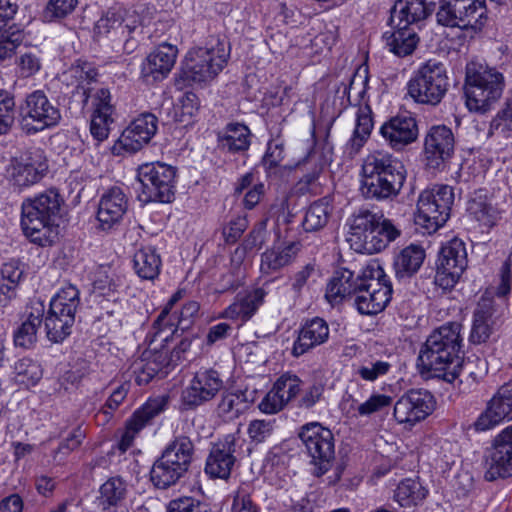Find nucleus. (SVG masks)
Segmentation results:
<instances>
[{
  "instance_id": "f257e3e1",
  "label": "nucleus",
  "mask_w": 512,
  "mask_h": 512,
  "mask_svg": "<svg viewBox=\"0 0 512 512\" xmlns=\"http://www.w3.org/2000/svg\"><path fill=\"white\" fill-rule=\"evenodd\" d=\"M462 325L450 322L435 329L422 345L417 367L422 375L442 379L448 383L459 377L476 379L473 361H465L461 356Z\"/></svg>"
},
{
  "instance_id": "f03ea898",
  "label": "nucleus",
  "mask_w": 512,
  "mask_h": 512,
  "mask_svg": "<svg viewBox=\"0 0 512 512\" xmlns=\"http://www.w3.org/2000/svg\"><path fill=\"white\" fill-rule=\"evenodd\" d=\"M360 176V192L365 199L392 201L403 188L406 169L392 154L374 151L363 159Z\"/></svg>"
},
{
  "instance_id": "7ed1b4c3",
  "label": "nucleus",
  "mask_w": 512,
  "mask_h": 512,
  "mask_svg": "<svg viewBox=\"0 0 512 512\" xmlns=\"http://www.w3.org/2000/svg\"><path fill=\"white\" fill-rule=\"evenodd\" d=\"M64 199L55 188L47 189L22 203L21 226L31 242L45 247L54 242V226Z\"/></svg>"
},
{
  "instance_id": "20e7f679",
  "label": "nucleus",
  "mask_w": 512,
  "mask_h": 512,
  "mask_svg": "<svg viewBox=\"0 0 512 512\" xmlns=\"http://www.w3.org/2000/svg\"><path fill=\"white\" fill-rule=\"evenodd\" d=\"M400 234L389 219L369 210H360L351 219L347 241L356 252L374 254L384 250Z\"/></svg>"
},
{
  "instance_id": "39448f33",
  "label": "nucleus",
  "mask_w": 512,
  "mask_h": 512,
  "mask_svg": "<svg viewBox=\"0 0 512 512\" xmlns=\"http://www.w3.org/2000/svg\"><path fill=\"white\" fill-rule=\"evenodd\" d=\"M504 87V76L495 68L467 65L464 94L469 111L484 114L493 109Z\"/></svg>"
},
{
  "instance_id": "423d86ee",
  "label": "nucleus",
  "mask_w": 512,
  "mask_h": 512,
  "mask_svg": "<svg viewBox=\"0 0 512 512\" xmlns=\"http://www.w3.org/2000/svg\"><path fill=\"white\" fill-rule=\"evenodd\" d=\"M195 447L185 435L176 436L162 451L150 470V480L158 489L175 485L188 472Z\"/></svg>"
},
{
  "instance_id": "0eeeda50",
  "label": "nucleus",
  "mask_w": 512,
  "mask_h": 512,
  "mask_svg": "<svg viewBox=\"0 0 512 512\" xmlns=\"http://www.w3.org/2000/svg\"><path fill=\"white\" fill-rule=\"evenodd\" d=\"M229 58L225 41L212 40L207 47L191 49L182 67L186 81L204 83L214 79L224 68Z\"/></svg>"
},
{
  "instance_id": "6e6552de",
  "label": "nucleus",
  "mask_w": 512,
  "mask_h": 512,
  "mask_svg": "<svg viewBox=\"0 0 512 512\" xmlns=\"http://www.w3.org/2000/svg\"><path fill=\"white\" fill-rule=\"evenodd\" d=\"M449 88L443 63L428 60L414 73L407 84L408 95L419 104L438 105Z\"/></svg>"
},
{
  "instance_id": "1a4fd4ad",
  "label": "nucleus",
  "mask_w": 512,
  "mask_h": 512,
  "mask_svg": "<svg viewBox=\"0 0 512 512\" xmlns=\"http://www.w3.org/2000/svg\"><path fill=\"white\" fill-rule=\"evenodd\" d=\"M392 295V285L380 266H368L353 295L357 311L374 315L384 310Z\"/></svg>"
},
{
  "instance_id": "9d476101",
  "label": "nucleus",
  "mask_w": 512,
  "mask_h": 512,
  "mask_svg": "<svg viewBox=\"0 0 512 512\" xmlns=\"http://www.w3.org/2000/svg\"><path fill=\"white\" fill-rule=\"evenodd\" d=\"M60 120L59 108L49 100L42 90H35L27 94L18 106L19 125L27 135L52 128Z\"/></svg>"
},
{
  "instance_id": "9b49d317",
  "label": "nucleus",
  "mask_w": 512,
  "mask_h": 512,
  "mask_svg": "<svg viewBox=\"0 0 512 512\" xmlns=\"http://www.w3.org/2000/svg\"><path fill=\"white\" fill-rule=\"evenodd\" d=\"M299 438L311 457L314 465L313 474L323 476L331 468L335 459V443L331 430L318 422H311L301 427Z\"/></svg>"
},
{
  "instance_id": "f8f14e48",
  "label": "nucleus",
  "mask_w": 512,
  "mask_h": 512,
  "mask_svg": "<svg viewBox=\"0 0 512 512\" xmlns=\"http://www.w3.org/2000/svg\"><path fill=\"white\" fill-rule=\"evenodd\" d=\"M454 203L453 188L448 185H436L421 192L417 202L418 223L426 229L436 231L450 217Z\"/></svg>"
},
{
  "instance_id": "ddd939ff",
  "label": "nucleus",
  "mask_w": 512,
  "mask_h": 512,
  "mask_svg": "<svg viewBox=\"0 0 512 512\" xmlns=\"http://www.w3.org/2000/svg\"><path fill=\"white\" fill-rule=\"evenodd\" d=\"M176 171L164 163H146L138 168L137 179L141 196L146 202L170 203L174 199Z\"/></svg>"
},
{
  "instance_id": "4468645a",
  "label": "nucleus",
  "mask_w": 512,
  "mask_h": 512,
  "mask_svg": "<svg viewBox=\"0 0 512 512\" xmlns=\"http://www.w3.org/2000/svg\"><path fill=\"white\" fill-rule=\"evenodd\" d=\"M486 8L484 4L468 0H439L436 21L446 27L478 31L484 25Z\"/></svg>"
},
{
  "instance_id": "2eb2a0df",
  "label": "nucleus",
  "mask_w": 512,
  "mask_h": 512,
  "mask_svg": "<svg viewBox=\"0 0 512 512\" xmlns=\"http://www.w3.org/2000/svg\"><path fill=\"white\" fill-rule=\"evenodd\" d=\"M467 267L465 244L455 238L441 248L434 283L444 291L452 289Z\"/></svg>"
},
{
  "instance_id": "dca6fc26",
  "label": "nucleus",
  "mask_w": 512,
  "mask_h": 512,
  "mask_svg": "<svg viewBox=\"0 0 512 512\" xmlns=\"http://www.w3.org/2000/svg\"><path fill=\"white\" fill-rule=\"evenodd\" d=\"M158 120L152 113H143L134 119L111 147L113 155L135 153L150 142L157 131Z\"/></svg>"
},
{
  "instance_id": "f3484780",
  "label": "nucleus",
  "mask_w": 512,
  "mask_h": 512,
  "mask_svg": "<svg viewBox=\"0 0 512 512\" xmlns=\"http://www.w3.org/2000/svg\"><path fill=\"white\" fill-rule=\"evenodd\" d=\"M484 465L488 481L512 476V425L504 429L486 450Z\"/></svg>"
},
{
  "instance_id": "a211bd4d",
  "label": "nucleus",
  "mask_w": 512,
  "mask_h": 512,
  "mask_svg": "<svg viewBox=\"0 0 512 512\" xmlns=\"http://www.w3.org/2000/svg\"><path fill=\"white\" fill-rule=\"evenodd\" d=\"M455 139L452 130L445 125L432 126L424 139L426 166L442 170L454 153Z\"/></svg>"
},
{
  "instance_id": "6ab92c4d",
  "label": "nucleus",
  "mask_w": 512,
  "mask_h": 512,
  "mask_svg": "<svg viewBox=\"0 0 512 512\" xmlns=\"http://www.w3.org/2000/svg\"><path fill=\"white\" fill-rule=\"evenodd\" d=\"M224 381L214 369L197 371L182 392V402L187 408H196L213 398L223 389Z\"/></svg>"
},
{
  "instance_id": "aec40b11",
  "label": "nucleus",
  "mask_w": 512,
  "mask_h": 512,
  "mask_svg": "<svg viewBox=\"0 0 512 512\" xmlns=\"http://www.w3.org/2000/svg\"><path fill=\"white\" fill-rule=\"evenodd\" d=\"M434 407V396L428 390L411 389L395 403L394 417L399 423L415 424L430 415Z\"/></svg>"
},
{
  "instance_id": "412c9836",
  "label": "nucleus",
  "mask_w": 512,
  "mask_h": 512,
  "mask_svg": "<svg viewBox=\"0 0 512 512\" xmlns=\"http://www.w3.org/2000/svg\"><path fill=\"white\" fill-rule=\"evenodd\" d=\"M47 168L42 151L35 149L13 158L8 173L13 185L23 188L39 182Z\"/></svg>"
},
{
  "instance_id": "4be33fe9",
  "label": "nucleus",
  "mask_w": 512,
  "mask_h": 512,
  "mask_svg": "<svg viewBox=\"0 0 512 512\" xmlns=\"http://www.w3.org/2000/svg\"><path fill=\"white\" fill-rule=\"evenodd\" d=\"M240 437L228 434L213 445L206 460L205 472L211 478L227 479L234 467L236 447Z\"/></svg>"
},
{
  "instance_id": "5701e85b",
  "label": "nucleus",
  "mask_w": 512,
  "mask_h": 512,
  "mask_svg": "<svg viewBox=\"0 0 512 512\" xmlns=\"http://www.w3.org/2000/svg\"><path fill=\"white\" fill-rule=\"evenodd\" d=\"M128 209V197L123 189L113 186L100 197L97 210L99 228L109 231L118 226Z\"/></svg>"
},
{
  "instance_id": "b1692460",
  "label": "nucleus",
  "mask_w": 512,
  "mask_h": 512,
  "mask_svg": "<svg viewBox=\"0 0 512 512\" xmlns=\"http://www.w3.org/2000/svg\"><path fill=\"white\" fill-rule=\"evenodd\" d=\"M380 134L388 146L401 150L417 139V122L410 115H397L382 124Z\"/></svg>"
},
{
  "instance_id": "393cba45",
  "label": "nucleus",
  "mask_w": 512,
  "mask_h": 512,
  "mask_svg": "<svg viewBox=\"0 0 512 512\" xmlns=\"http://www.w3.org/2000/svg\"><path fill=\"white\" fill-rule=\"evenodd\" d=\"M435 9L434 0H397L391 9L390 24L412 27L428 18Z\"/></svg>"
},
{
  "instance_id": "a878e982",
  "label": "nucleus",
  "mask_w": 512,
  "mask_h": 512,
  "mask_svg": "<svg viewBox=\"0 0 512 512\" xmlns=\"http://www.w3.org/2000/svg\"><path fill=\"white\" fill-rule=\"evenodd\" d=\"M329 325L320 317L307 319L298 329L291 354L300 357L314 348L326 343L329 339Z\"/></svg>"
},
{
  "instance_id": "bb28decb",
  "label": "nucleus",
  "mask_w": 512,
  "mask_h": 512,
  "mask_svg": "<svg viewBox=\"0 0 512 512\" xmlns=\"http://www.w3.org/2000/svg\"><path fill=\"white\" fill-rule=\"evenodd\" d=\"M166 404L165 397H158L148 400L141 408L137 409L126 423V432L119 442V449L125 452L131 446L134 435L163 412Z\"/></svg>"
},
{
  "instance_id": "cd10ccee",
  "label": "nucleus",
  "mask_w": 512,
  "mask_h": 512,
  "mask_svg": "<svg viewBox=\"0 0 512 512\" xmlns=\"http://www.w3.org/2000/svg\"><path fill=\"white\" fill-rule=\"evenodd\" d=\"M363 272L356 276L353 271L347 268L336 270L327 284L325 297L331 304H338L344 299L352 298Z\"/></svg>"
},
{
  "instance_id": "c85d7f7f",
  "label": "nucleus",
  "mask_w": 512,
  "mask_h": 512,
  "mask_svg": "<svg viewBox=\"0 0 512 512\" xmlns=\"http://www.w3.org/2000/svg\"><path fill=\"white\" fill-rule=\"evenodd\" d=\"M177 53L176 46L160 44L146 59L143 67L145 75L152 76L154 80L166 77L175 64Z\"/></svg>"
},
{
  "instance_id": "c756f323",
  "label": "nucleus",
  "mask_w": 512,
  "mask_h": 512,
  "mask_svg": "<svg viewBox=\"0 0 512 512\" xmlns=\"http://www.w3.org/2000/svg\"><path fill=\"white\" fill-rule=\"evenodd\" d=\"M300 250L298 242H289L284 246H274L261 255L260 271L271 275L290 265Z\"/></svg>"
},
{
  "instance_id": "7c9ffc66",
  "label": "nucleus",
  "mask_w": 512,
  "mask_h": 512,
  "mask_svg": "<svg viewBox=\"0 0 512 512\" xmlns=\"http://www.w3.org/2000/svg\"><path fill=\"white\" fill-rule=\"evenodd\" d=\"M425 256V250L420 245L410 244L403 248L394 258L395 277L399 281L413 277L422 266Z\"/></svg>"
},
{
  "instance_id": "2f4dec72",
  "label": "nucleus",
  "mask_w": 512,
  "mask_h": 512,
  "mask_svg": "<svg viewBox=\"0 0 512 512\" xmlns=\"http://www.w3.org/2000/svg\"><path fill=\"white\" fill-rule=\"evenodd\" d=\"M127 493V483L121 477H111L100 486L98 506L103 512H116L124 505Z\"/></svg>"
},
{
  "instance_id": "473e14b6",
  "label": "nucleus",
  "mask_w": 512,
  "mask_h": 512,
  "mask_svg": "<svg viewBox=\"0 0 512 512\" xmlns=\"http://www.w3.org/2000/svg\"><path fill=\"white\" fill-rule=\"evenodd\" d=\"M467 211L483 227L492 228L501 218V212L491 197L476 192L469 201Z\"/></svg>"
},
{
  "instance_id": "72a5a7b5",
  "label": "nucleus",
  "mask_w": 512,
  "mask_h": 512,
  "mask_svg": "<svg viewBox=\"0 0 512 512\" xmlns=\"http://www.w3.org/2000/svg\"><path fill=\"white\" fill-rule=\"evenodd\" d=\"M44 306L39 303L33 308L27 319L14 332V344L16 347L31 349L37 342V331L43 321Z\"/></svg>"
},
{
  "instance_id": "f704fd0d",
  "label": "nucleus",
  "mask_w": 512,
  "mask_h": 512,
  "mask_svg": "<svg viewBox=\"0 0 512 512\" xmlns=\"http://www.w3.org/2000/svg\"><path fill=\"white\" fill-rule=\"evenodd\" d=\"M251 132L241 123H229L222 133L218 135L219 146L231 153H240L248 150Z\"/></svg>"
},
{
  "instance_id": "c9c22d12",
  "label": "nucleus",
  "mask_w": 512,
  "mask_h": 512,
  "mask_svg": "<svg viewBox=\"0 0 512 512\" xmlns=\"http://www.w3.org/2000/svg\"><path fill=\"white\" fill-rule=\"evenodd\" d=\"M161 258L152 246L138 249L133 257V267L136 274L144 280H154L161 269Z\"/></svg>"
},
{
  "instance_id": "e433bc0d",
  "label": "nucleus",
  "mask_w": 512,
  "mask_h": 512,
  "mask_svg": "<svg viewBox=\"0 0 512 512\" xmlns=\"http://www.w3.org/2000/svg\"><path fill=\"white\" fill-rule=\"evenodd\" d=\"M74 323V316L49 308L44 321L48 340L53 343L63 342L71 334Z\"/></svg>"
},
{
  "instance_id": "4c0bfd02",
  "label": "nucleus",
  "mask_w": 512,
  "mask_h": 512,
  "mask_svg": "<svg viewBox=\"0 0 512 512\" xmlns=\"http://www.w3.org/2000/svg\"><path fill=\"white\" fill-rule=\"evenodd\" d=\"M396 31L383 35L389 50L399 57L410 55L416 48L419 38L413 27L394 26Z\"/></svg>"
},
{
  "instance_id": "58836bf2",
  "label": "nucleus",
  "mask_w": 512,
  "mask_h": 512,
  "mask_svg": "<svg viewBox=\"0 0 512 512\" xmlns=\"http://www.w3.org/2000/svg\"><path fill=\"white\" fill-rule=\"evenodd\" d=\"M373 128L372 111L368 105L360 106L357 111L356 126L346 149L350 155L357 154L368 140Z\"/></svg>"
},
{
  "instance_id": "ea45409f",
  "label": "nucleus",
  "mask_w": 512,
  "mask_h": 512,
  "mask_svg": "<svg viewBox=\"0 0 512 512\" xmlns=\"http://www.w3.org/2000/svg\"><path fill=\"white\" fill-rule=\"evenodd\" d=\"M298 166L305 172L298 183L300 191H312L311 187L315 184L325 166L322 153L311 149L302 161L299 162Z\"/></svg>"
},
{
  "instance_id": "a19ab883",
  "label": "nucleus",
  "mask_w": 512,
  "mask_h": 512,
  "mask_svg": "<svg viewBox=\"0 0 512 512\" xmlns=\"http://www.w3.org/2000/svg\"><path fill=\"white\" fill-rule=\"evenodd\" d=\"M427 490L417 479L407 478L402 480L394 493L395 500L402 507L417 505L425 499Z\"/></svg>"
},
{
  "instance_id": "79ce46f5",
  "label": "nucleus",
  "mask_w": 512,
  "mask_h": 512,
  "mask_svg": "<svg viewBox=\"0 0 512 512\" xmlns=\"http://www.w3.org/2000/svg\"><path fill=\"white\" fill-rule=\"evenodd\" d=\"M332 207L326 198L312 203L307 209L302 225L305 231L313 232L322 229L328 223Z\"/></svg>"
},
{
  "instance_id": "37998d69",
  "label": "nucleus",
  "mask_w": 512,
  "mask_h": 512,
  "mask_svg": "<svg viewBox=\"0 0 512 512\" xmlns=\"http://www.w3.org/2000/svg\"><path fill=\"white\" fill-rule=\"evenodd\" d=\"M249 407L250 401L247 399L245 392H225L218 403V413L228 419H234L248 410Z\"/></svg>"
},
{
  "instance_id": "c03bdc74",
  "label": "nucleus",
  "mask_w": 512,
  "mask_h": 512,
  "mask_svg": "<svg viewBox=\"0 0 512 512\" xmlns=\"http://www.w3.org/2000/svg\"><path fill=\"white\" fill-rule=\"evenodd\" d=\"M141 35V22L134 16L125 18V21L120 26L117 34H115L118 41L122 42V49L126 54H131L136 50L139 45Z\"/></svg>"
},
{
  "instance_id": "a18cd8bd",
  "label": "nucleus",
  "mask_w": 512,
  "mask_h": 512,
  "mask_svg": "<svg viewBox=\"0 0 512 512\" xmlns=\"http://www.w3.org/2000/svg\"><path fill=\"white\" fill-rule=\"evenodd\" d=\"M163 353L164 351L157 352L152 360L135 363L133 373L138 385L148 384L164 368L169 366V361H166V356H163Z\"/></svg>"
},
{
  "instance_id": "49530a36",
  "label": "nucleus",
  "mask_w": 512,
  "mask_h": 512,
  "mask_svg": "<svg viewBox=\"0 0 512 512\" xmlns=\"http://www.w3.org/2000/svg\"><path fill=\"white\" fill-rule=\"evenodd\" d=\"M80 305L79 290L74 285L61 288L51 299L49 308L64 312L68 315H76Z\"/></svg>"
},
{
  "instance_id": "de8ad7c7",
  "label": "nucleus",
  "mask_w": 512,
  "mask_h": 512,
  "mask_svg": "<svg viewBox=\"0 0 512 512\" xmlns=\"http://www.w3.org/2000/svg\"><path fill=\"white\" fill-rule=\"evenodd\" d=\"M69 74L78 82L77 88L83 90V104L86 105L90 97V88L86 85L97 80V69L91 63L78 61L69 69Z\"/></svg>"
},
{
  "instance_id": "09e8293b",
  "label": "nucleus",
  "mask_w": 512,
  "mask_h": 512,
  "mask_svg": "<svg viewBox=\"0 0 512 512\" xmlns=\"http://www.w3.org/2000/svg\"><path fill=\"white\" fill-rule=\"evenodd\" d=\"M15 379L25 386H34L42 378L40 364L30 358H22L14 365Z\"/></svg>"
},
{
  "instance_id": "8fccbe9b",
  "label": "nucleus",
  "mask_w": 512,
  "mask_h": 512,
  "mask_svg": "<svg viewBox=\"0 0 512 512\" xmlns=\"http://www.w3.org/2000/svg\"><path fill=\"white\" fill-rule=\"evenodd\" d=\"M25 38L24 31L16 25L0 33V63L11 58Z\"/></svg>"
},
{
  "instance_id": "3c124183",
  "label": "nucleus",
  "mask_w": 512,
  "mask_h": 512,
  "mask_svg": "<svg viewBox=\"0 0 512 512\" xmlns=\"http://www.w3.org/2000/svg\"><path fill=\"white\" fill-rule=\"evenodd\" d=\"M273 387L287 405L299 395L302 380L295 374L285 373L275 381Z\"/></svg>"
},
{
  "instance_id": "603ef678",
  "label": "nucleus",
  "mask_w": 512,
  "mask_h": 512,
  "mask_svg": "<svg viewBox=\"0 0 512 512\" xmlns=\"http://www.w3.org/2000/svg\"><path fill=\"white\" fill-rule=\"evenodd\" d=\"M199 309L200 305L196 301H189L184 304L179 313L176 328H173V323L169 324L167 322V325H163V329H165L164 335L173 337L178 329L182 331L188 329L192 325L194 318L198 315Z\"/></svg>"
},
{
  "instance_id": "864d4df0",
  "label": "nucleus",
  "mask_w": 512,
  "mask_h": 512,
  "mask_svg": "<svg viewBox=\"0 0 512 512\" xmlns=\"http://www.w3.org/2000/svg\"><path fill=\"white\" fill-rule=\"evenodd\" d=\"M489 402L498 410L504 420L512 419V379L503 384Z\"/></svg>"
},
{
  "instance_id": "5fc2aeb1",
  "label": "nucleus",
  "mask_w": 512,
  "mask_h": 512,
  "mask_svg": "<svg viewBox=\"0 0 512 512\" xmlns=\"http://www.w3.org/2000/svg\"><path fill=\"white\" fill-rule=\"evenodd\" d=\"M15 100L6 91L0 92V135L7 134L15 121Z\"/></svg>"
},
{
  "instance_id": "6e6d98bb",
  "label": "nucleus",
  "mask_w": 512,
  "mask_h": 512,
  "mask_svg": "<svg viewBox=\"0 0 512 512\" xmlns=\"http://www.w3.org/2000/svg\"><path fill=\"white\" fill-rule=\"evenodd\" d=\"M125 21L120 10H108L95 24L94 31L97 35L117 34L120 26Z\"/></svg>"
},
{
  "instance_id": "4d7b16f0",
  "label": "nucleus",
  "mask_w": 512,
  "mask_h": 512,
  "mask_svg": "<svg viewBox=\"0 0 512 512\" xmlns=\"http://www.w3.org/2000/svg\"><path fill=\"white\" fill-rule=\"evenodd\" d=\"M392 365L387 361H367L357 368L356 374L364 381L374 382L379 377L386 375Z\"/></svg>"
},
{
  "instance_id": "13d9d810",
  "label": "nucleus",
  "mask_w": 512,
  "mask_h": 512,
  "mask_svg": "<svg viewBox=\"0 0 512 512\" xmlns=\"http://www.w3.org/2000/svg\"><path fill=\"white\" fill-rule=\"evenodd\" d=\"M504 421L498 410L488 401L486 409L478 416V418L470 425L476 432H484L490 430Z\"/></svg>"
},
{
  "instance_id": "bf43d9fd",
  "label": "nucleus",
  "mask_w": 512,
  "mask_h": 512,
  "mask_svg": "<svg viewBox=\"0 0 512 512\" xmlns=\"http://www.w3.org/2000/svg\"><path fill=\"white\" fill-rule=\"evenodd\" d=\"M166 512H212L206 503L192 497H179L171 500Z\"/></svg>"
},
{
  "instance_id": "052dcab7",
  "label": "nucleus",
  "mask_w": 512,
  "mask_h": 512,
  "mask_svg": "<svg viewBox=\"0 0 512 512\" xmlns=\"http://www.w3.org/2000/svg\"><path fill=\"white\" fill-rule=\"evenodd\" d=\"M183 291L178 290L175 292L169 301L167 302L164 309L161 311V313L158 315L157 319L155 320L153 327L157 329V331L154 334V341L159 340L160 342L167 343L169 341V335L165 334V329H163V325H167L166 318L170 313V310L172 307L182 298Z\"/></svg>"
},
{
  "instance_id": "680f3d73",
  "label": "nucleus",
  "mask_w": 512,
  "mask_h": 512,
  "mask_svg": "<svg viewBox=\"0 0 512 512\" xmlns=\"http://www.w3.org/2000/svg\"><path fill=\"white\" fill-rule=\"evenodd\" d=\"M273 430V420L256 419L249 423L247 432L251 442L260 444L272 435Z\"/></svg>"
},
{
  "instance_id": "e2e57ef3",
  "label": "nucleus",
  "mask_w": 512,
  "mask_h": 512,
  "mask_svg": "<svg viewBox=\"0 0 512 512\" xmlns=\"http://www.w3.org/2000/svg\"><path fill=\"white\" fill-rule=\"evenodd\" d=\"M265 296V290L263 288H257L246 296L237 300L239 306H241V310H243L244 321L249 320L254 315L256 310L263 303Z\"/></svg>"
},
{
  "instance_id": "0e129e2a",
  "label": "nucleus",
  "mask_w": 512,
  "mask_h": 512,
  "mask_svg": "<svg viewBox=\"0 0 512 512\" xmlns=\"http://www.w3.org/2000/svg\"><path fill=\"white\" fill-rule=\"evenodd\" d=\"M83 438L84 432L80 428L75 429L55 450L54 460L58 463L62 462L70 452L81 445Z\"/></svg>"
},
{
  "instance_id": "69168bd1",
  "label": "nucleus",
  "mask_w": 512,
  "mask_h": 512,
  "mask_svg": "<svg viewBox=\"0 0 512 512\" xmlns=\"http://www.w3.org/2000/svg\"><path fill=\"white\" fill-rule=\"evenodd\" d=\"M77 3V0H50L45 9V18L49 21L64 18L72 13Z\"/></svg>"
},
{
  "instance_id": "338daca9",
  "label": "nucleus",
  "mask_w": 512,
  "mask_h": 512,
  "mask_svg": "<svg viewBox=\"0 0 512 512\" xmlns=\"http://www.w3.org/2000/svg\"><path fill=\"white\" fill-rule=\"evenodd\" d=\"M324 390L325 387L322 383L309 385L302 391L297 407L300 409H311L323 398Z\"/></svg>"
},
{
  "instance_id": "774afa93",
  "label": "nucleus",
  "mask_w": 512,
  "mask_h": 512,
  "mask_svg": "<svg viewBox=\"0 0 512 512\" xmlns=\"http://www.w3.org/2000/svg\"><path fill=\"white\" fill-rule=\"evenodd\" d=\"M392 398L384 394H374L367 401L360 404L357 408L360 416H368L384 407L391 405Z\"/></svg>"
}]
</instances>
